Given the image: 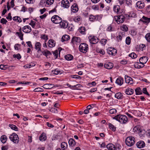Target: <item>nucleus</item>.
<instances>
[{"mask_svg": "<svg viewBox=\"0 0 150 150\" xmlns=\"http://www.w3.org/2000/svg\"><path fill=\"white\" fill-rule=\"evenodd\" d=\"M85 28L83 27H81L78 29L79 32L83 34H85Z\"/></svg>", "mask_w": 150, "mask_h": 150, "instance_id": "c9c22d12", "label": "nucleus"}, {"mask_svg": "<svg viewBox=\"0 0 150 150\" xmlns=\"http://www.w3.org/2000/svg\"><path fill=\"white\" fill-rule=\"evenodd\" d=\"M113 10L115 12L118 14L121 13V9L119 5H115L113 7Z\"/></svg>", "mask_w": 150, "mask_h": 150, "instance_id": "4be33fe9", "label": "nucleus"}, {"mask_svg": "<svg viewBox=\"0 0 150 150\" xmlns=\"http://www.w3.org/2000/svg\"><path fill=\"white\" fill-rule=\"evenodd\" d=\"M90 42L92 44L97 43L98 41V40L96 36H90L88 37Z\"/></svg>", "mask_w": 150, "mask_h": 150, "instance_id": "9d476101", "label": "nucleus"}, {"mask_svg": "<svg viewBox=\"0 0 150 150\" xmlns=\"http://www.w3.org/2000/svg\"><path fill=\"white\" fill-rule=\"evenodd\" d=\"M20 46L21 45L20 44H16L14 47L15 49L16 50H18Z\"/></svg>", "mask_w": 150, "mask_h": 150, "instance_id": "052dcab7", "label": "nucleus"}, {"mask_svg": "<svg viewBox=\"0 0 150 150\" xmlns=\"http://www.w3.org/2000/svg\"><path fill=\"white\" fill-rule=\"evenodd\" d=\"M22 30L25 33H29L31 31V28L29 25H26L22 28Z\"/></svg>", "mask_w": 150, "mask_h": 150, "instance_id": "2eb2a0df", "label": "nucleus"}, {"mask_svg": "<svg viewBox=\"0 0 150 150\" xmlns=\"http://www.w3.org/2000/svg\"><path fill=\"white\" fill-rule=\"evenodd\" d=\"M35 24V22L32 20L31 21L30 23L29 24L31 25L33 28H34Z\"/></svg>", "mask_w": 150, "mask_h": 150, "instance_id": "13d9d810", "label": "nucleus"}, {"mask_svg": "<svg viewBox=\"0 0 150 150\" xmlns=\"http://www.w3.org/2000/svg\"><path fill=\"white\" fill-rule=\"evenodd\" d=\"M136 6L138 8L142 9L145 6V4L143 2L141 1H138L136 3Z\"/></svg>", "mask_w": 150, "mask_h": 150, "instance_id": "f3484780", "label": "nucleus"}, {"mask_svg": "<svg viewBox=\"0 0 150 150\" xmlns=\"http://www.w3.org/2000/svg\"><path fill=\"white\" fill-rule=\"evenodd\" d=\"M54 86L52 84H44L42 86L43 88L47 89H51Z\"/></svg>", "mask_w": 150, "mask_h": 150, "instance_id": "bb28decb", "label": "nucleus"}, {"mask_svg": "<svg viewBox=\"0 0 150 150\" xmlns=\"http://www.w3.org/2000/svg\"><path fill=\"white\" fill-rule=\"evenodd\" d=\"M109 128L111 129L112 131H115L116 130V127H115L113 125H112L111 123L109 124Z\"/></svg>", "mask_w": 150, "mask_h": 150, "instance_id": "79ce46f5", "label": "nucleus"}, {"mask_svg": "<svg viewBox=\"0 0 150 150\" xmlns=\"http://www.w3.org/2000/svg\"><path fill=\"white\" fill-rule=\"evenodd\" d=\"M68 142L69 145L72 146H74L76 145L75 142L73 139H70Z\"/></svg>", "mask_w": 150, "mask_h": 150, "instance_id": "473e14b6", "label": "nucleus"}, {"mask_svg": "<svg viewBox=\"0 0 150 150\" xmlns=\"http://www.w3.org/2000/svg\"><path fill=\"white\" fill-rule=\"evenodd\" d=\"M41 44L40 42H38L35 43V48L37 50L38 52L39 51H41Z\"/></svg>", "mask_w": 150, "mask_h": 150, "instance_id": "aec40b11", "label": "nucleus"}, {"mask_svg": "<svg viewBox=\"0 0 150 150\" xmlns=\"http://www.w3.org/2000/svg\"><path fill=\"white\" fill-rule=\"evenodd\" d=\"M13 57L14 58H16L18 59H20L21 58V56L20 54H14L13 55Z\"/></svg>", "mask_w": 150, "mask_h": 150, "instance_id": "4d7b16f0", "label": "nucleus"}, {"mask_svg": "<svg viewBox=\"0 0 150 150\" xmlns=\"http://www.w3.org/2000/svg\"><path fill=\"white\" fill-rule=\"evenodd\" d=\"M92 8L94 10H97L98 9L97 6L95 5H93L92 7Z\"/></svg>", "mask_w": 150, "mask_h": 150, "instance_id": "774afa93", "label": "nucleus"}, {"mask_svg": "<svg viewBox=\"0 0 150 150\" xmlns=\"http://www.w3.org/2000/svg\"><path fill=\"white\" fill-rule=\"evenodd\" d=\"M16 34L19 37L21 40H23V34L22 33V32H17L16 33Z\"/></svg>", "mask_w": 150, "mask_h": 150, "instance_id": "49530a36", "label": "nucleus"}, {"mask_svg": "<svg viewBox=\"0 0 150 150\" xmlns=\"http://www.w3.org/2000/svg\"><path fill=\"white\" fill-rule=\"evenodd\" d=\"M9 127H10V128L14 130L15 131H17L18 130V128L17 127L13 125L12 124H9Z\"/></svg>", "mask_w": 150, "mask_h": 150, "instance_id": "a19ab883", "label": "nucleus"}, {"mask_svg": "<svg viewBox=\"0 0 150 150\" xmlns=\"http://www.w3.org/2000/svg\"><path fill=\"white\" fill-rule=\"evenodd\" d=\"M117 52L116 50L112 47L109 48L107 50V53L112 56H115Z\"/></svg>", "mask_w": 150, "mask_h": 150, "instance_id": "9b49d317", "label": "nucleus"}, {"mask_svg": "<svg viewBox=\"0 0 150 150\" xmlns=\"http://www.w3.org/2000/svg\"><path fill=\"white\" fill-rule=\"evenodd\" d=\"M121 29L124 32L127 31L128 30V28L126 25H123L121 27Z\"/></svg>", "mask_w": 150, "mask_h": 150, "instance_id": "603ef678", "label": "nucleus"}, {"mask_svg": "<svg viewBox=\"0 0 150 150\" xmlns=\"http://www.w3.org/2000/svg\"><path fill=\"white\" fill-rule=\"evenodd\" d=\"M61 146L62 150H65L67 148L68 145L67 143L64 142L61 143Z\"/></svg>", "mask_w": 150, "mask_h": 150, "instance_id": "2f4dec72", "label": "nucleus"}, {"mask_svg": "<svg viewBox=\"0 0 150 150\" xmlns=\"http://www.w3.org/2000/svg\"><path fill=\"white\" fill-rule=\"evenodd\" d=\"M42 54L43 55L46 56L47 58L48 56L51 54V53L50 52V51L47 50L42 51Z\"/></svg>", "mask_w": 150, "mask_h": 150, "instance_id": "7c9ffc66", "label": "nucleus"}, {"mask_svg": "<svg viewBox=\"0 0 150 150\" xmlns=\"http://www.w3.org/2000/svg\"><path fill=\"white\" fill-rule=\"evenodd\" d=\"M113 119L122 124L125 123L128 120L127 116L124 115H118L114 117Z\"/></svg>", "mask_w": 150, "mask_h": 150, "instance_id": "f257e3e1", "label": "nucleus"}, {"mask_svg": "<svg viewBox=\"0 0 150 150\" xmlns=\"http://www.w3.org/2000/svg\"><path fill=\"white\" fill-rule=\"evenodd\" d=\"M125 81L126 83L129 85H131L133 83L132 79L130 77L126 75L125 76Z\"/></svg>", "mask_w": 150, "mask_h": 150, "instance_id": "4468645a", "label": "nucleus"}, {"mask_svg": "<svg viewBox=\"0 0 150 150\" xmlns=\"http://www.w3.org/2000/svg\"><path fill=\"white\" fill-rule=\"evenodd\" d=\"M26 43L27 44L28 46L30 48L32 47V45L31 44V42L30 41H28L26 42Z\"/></svg>", "mask_w": 150, "mask_h": 150, "instance_id": "69168bd1", "label": "nucleus"}, {"mask_svg": "<svg viewBox=\"0 0 150 150\" xmlns=\"http://www.w3.org/2000/svg\"><path fill=\"white\" fill-rule=\"evenodd\" d=\"M40 37L42 39L44 40L45 42H46L48 39V36L44 34L41 35Z\"/></svg>", "mask_w": 150, "mask_h": 150, "instance_id": "ea45409f", "label": "nucleus"}, {"mask_svg": "<svg viewBox=\"0 0 150 150\" xmlns=\"http://www.w3.org/2000/svg\"><path fill=\"white\" fill-rule=\"evenodd\" d=\"M81 42L80 38L78 37H73L71 40V42L74 45L79 44Z\"/></svg>", "mask_w": 150, "mask_h": 150, "instance_id": "f8f14e48", "label": "nucleus"}, {"mask_svg": "<svg viewBox=\"0 0 150 150\" xmlns=\"http://www.w3.org/2000/svg\"><path fill=\"white\" fill-rule=\"evenodd\" d=\"M140 21L144 23L148 24L150 22V18H148L144 16H143L142 18L140 19Z\"/></svg>", "mask_w": 150, "mask_h": 150, "instance_id": "412c9836", "label": "nucleus"}, {"mask_svg": "<svg viewBox=\"0 0 150 150\" xmlns=\"http://www.w3.org/2000/svg\"><path fill=\"white\" fill-rule=\"evenodd\" d=\"M135 91L136 95H141L142 94V90L139 87L136 88Z\"/></svg>", "mask_w": 150, "mask_h": 150, "instance_id": "4c0bfd02", "label": "nucleus"}, {"mask_svg": "<svg viewBox=\"0 0 150 150\" xmlns=\"http://www.w3.org/2000/svg\"><path fill=\"white\" fill-rule=\"evenodd\" d=\"M129 56L133 59H135L137 57V55L134 52H132L129 54Z\"/></svg>", "mask_w": 150, "mask_h": 150, "instance_id": "37998d69", "label": "nucleus"}, {"mask_svg": "<svg viewBox=\"0 0 150 150\" xmlns=\"http://www.w3.org/2000/svg\"><path fill=\"white\" fill-rule=\"evenodd\" d=\"M32 65L31 64H27L23 66L24 68L25 69H28L31 67Z\"/></svg>", "mask_w": 150, "mask_h": 150, "instance_id": "680f3d73", "label": "nucleus"}, {"mask_svg": "<svg viewBox=\"0 0 150 150\" xmlns=\"http://www.w3.org/2000/svg\"><path fill=\"white\" fill-rule=\"evenodd\" d=\"M69 36L67 35H63L61 41L63 42L64 41H67L69 39Z\"/></svg>", "mask_w": 150, "mask_h": 150, "instance_id": "72a5a7b5", "label": "nucleus"}, {"mask_svg": "<svg viewBox=\"0 0 150 150\" xmlns=\"http://www.w3.org/2000/svg\"><path fill=\"white\" fill-rule=\"evenodd\" d=\"M79 49L80 52L86 53L88 50V45L86 43H82L79 45Z\"/></svg>", "mask_w": 150, "mask_h": 150, "instance_id": "7ed1b4c3", "label": "nucleus"}, {"mask_svg": "<svg viewBox=\"0 0 150 150\" xmlns=\"http://www.w3.org/2000/svg\"><path fill=\"white\" fill-rule=\"evenodd\" d=\"M115 20L118 24L122 23L124 22L125 20V17L122 15H119L114 17Z\"/></svg>", "mask_w": 150, "mask_h": 150, "instance_id": "6e6552de", "label": "nucleus"}, {"mask_svg": "<svg viewBox=\"0 0 150 150\" xmlns=\"http://www.w3.org/2000/svg\"><path fill=\"white\" fill-rule=\"evenodd\" d=\"M65 59L67 60H71L73 58V56L71 54H68L65 56Z\"/></svg>", "mask_w": 150, "mask_h": 150, "instance_id": "58836bf2", "label": "nucleus"}, {"mask_svg": "<svg viewBox=\"0 0 150 150\" xmlns=\"http://www.w3.org/2000/svg\"><path fill=\"white\" fill-rule=\"evenodd\" d=\"M145 38L148 42H150V33H147L145 36Z\"/></svg>", "mask_w": 150, "mask_h": 150, "instance_id": "09e8293b", "label": "nucleus"}, {"mask_svg": "<svg viewBox=\"0 0 150 150\" xmlns=\"http://www.w3.org/2000/svg\"><path fill=\"white\" fill-rule=\"evenodd\" d=\"M61 71L58 69H56L52 71V74H54L56 75H57L61 73Z\"/></svg>", "mask_w": 150, "mask_h": 150, "instance_id": "e433bc0d", "label": "nucleus"}, {"mask_svg": "<svg viewBox=\"0 0 150 150\" xmlns=\"http://www.w3.org/2000/svg\"><path fill=\"white\" fill-rule=\"evenodd\" d=\"M131 42V38L130 37H127L126 39V44L128 45H129Z\"/></svg>", "mask_w": 150, "mask_h": 150, "instance_id": "de8ad7c7", "label": "nucleus"}, {"mask_svg": "<svg viewBox=\"0 0 150 150\" xmlns=\"http://www.w3.org/2000/svg\"><path fill=\"white\" fill-rule=\"evenodd\" d=\"M51 21L55 24L59 23L62 21V19L57 15H55L51 18Z\"/></svg>", "mask_w": 150, "mask_h": 150, "instance_id": "423d86ee", "label": "nucleus"}, {"mask_svg": "<svg viewBox=\"0 0 150 150\" xmlns=\"http://www.w3.org/2000/svg\"><path fill=\"white\" fill-rule=\"evenodd\" d=\"M58 50H56L54 52H53V55L55 57V58L56 59L57 58L58 56Z\"/></svg>", "mask_w": 150, "mask_h": 150, "instance_id": "864d4df0", "label": "nucleus"}, {"mask_svg": "<svg viewBox=\"0 0 150 150\" xmlns=\"http://www.w3.org/2000/svg\"><path fill=\"white\" fill-rule=\"evenodd\" d=\"M60 25L61 28H67L68 24V23L65 21H61L60 23Z\"/></svg>", "mask_w": 150, "mask_h": 150, "instance_id": "393cba45", "label": "nucleus"}, {"mask_svg": "<svg viewBox=\"0 0 150 150\" xmlns=\"http://www.w3.org/2000/svg\"><path fill=\"white\" fill-rule=\"evenodd\" d=\"M142 91H143V92L146 95H149L148 92H147V91L146 89V88H144L143 89Z\"/></svg>", "mask_w": 150, "mask_h": 150, "instance_id": "e2e57ef3", "label": "nucleus"}, {"mask_svg": "<svg viewBox=\"0 0 150 150\" xmlns=\"http://www.w3.org/2000/svg\"><path fill=\"white\" fill-rule=\"evenodd\" d=\"M102 16L101 15L93 16L91 15L89 16V19L90 21L94 22L97 21H100L101 20Z\"/></svg>", "mask_w": 150, "mask_h": 150, "instance_id": "20e7f679", "label": "nucleus"}, {"mask_svg": "<svg viewBox=\"0 0 150 150\" xmlns=\"http://www.w3.org/2000/svg\"><path fill=\"white\" fill-rule=\"evenodd\" d=\"M123 79L121 77L118 78L116 79L115 83L120 86L122 85L123 83Z\"/></svg>", "mask_w": 150, "mask_h": 150, "instance_id": "5701e85b", "label": "nucleus"}, {"mask_svg": "<svg viewBox=\"0 0 150 150\" xmlns=\"http://www.w3.org/2000/svg\"><path fill=\"white\" fill-rule=\"evenodd\" d=\"M125 92L127 94L130 95L133 93L134 92V91L133 89L132 88H128L126 89Z\"/></svg>", "mask_w": 150, "mask_h": 150, "instance_id": "a878e982", "label": "nucleus"}, {"mask_svg": "<svg viewBox=\"0 0 150 150\" xmlns=\"http://www.w3.org/2000/svg\"><path fill=\"white\" fill-rule=\"evenodd\" d=\"M7 22V21L4 18H2L0 21V22L3 24H6Z\"/></svg>", "mask_w": 150, "mask_h": 150, "instance_id": "6e6d98bb", "label": "nucleus"}, {"mask_svg": "<svg viewBox=\"0 0 150 150\" xmlns=\"http://www.w3.org/2000/svg\"><path fill=\"white\" fill-rule=\"evenodd\" d=\"M146 10L147 13H150V5H149L146 7Z\"/></svg>", "mask_w": 150, "mask_h": 150, "instance_id": "0e129e2a", "label": "nucleus"}, {"mask_svg": "<svg viewBox=\"0 0 150 150\" xmlns=\"http://www.w3.org/2000/svg\"><path fill=\"white\" fill-rule=\"evenodd\" d=\"M107 30L109 31H112L114 30V29L112 25H110L108 27Z\"/></svg>", "mask_w": 150, "mask_h": 150, "instance_id": "c03bdc74", "label": "nucleus"}, {"mask_svg": "<svg viewBox=\"0 0 150 150\" xmlns=\"http://www.w3.org/2000/svg\"><path fill=\"white\" fill-rule=\"evenodd\" d=\"M47 139L46 134L44 133H42L39 137V139L41 141H44Z\"/></svg>", "mask_w": 150, "mask_h": 150, "instance_id": "c85d7f7f", "label": "nucleus"}, {"mask_svg": "<svg viewBox=\"0 0 150 150\" xmlns=\"http://www.w3.org/2000/svg\"><path fill=\"white\" fill-rule=\"evenodd\" d=\"M115 97L118 99H122L123 98V96L122 93L118 92L115 95Z\"/></svg>", "mask_w": 150, "mask_h": 150, "instance_id": "cd10ccee", "label": "nucleus"}, {"mask_svg": "<svg viewBox=\"0 0 150 150\" xmlns=\"http://www.w3.org/2000/svg\"><path fill=\"white\" fill-rule=\"evenodd\" d=\"M148 60V58L144 56L141 57L139 59V61L140 63V64L141 65H139V67L138 68H140L144 67V64L146 63Z\"/></svg>", "mask_w": 150, "mask_h": 150, "instance_id": "0eeeda50", "label": "nucleus"}, {"mask_svg": "<svg viewBox=\"0 0 150 150\" xmlns=\"http://www.w3.org/2000/svg\"><path fill=\"white\" fill-rule=\"evenodd\" d=\"M7 139V138L6 136L4 135L2 136L0 138L1 141L3 143H5Z\"/></svg>", "mask_w": 150, "mask_h": 150, "instance_id": "f704fd0d", "label": "nucleus"}, {"mask_svg": "<svg viewBox=\"0 0 150 150\" xmlns=\"http://www.w3.org/2000/svg\"><path fill=\"white\" fill-rule=\"evenodd\" d=\"M117 111L115 108L112 109L110 110L109 112L111 114L115 113L117 112Z\"/></svg>", "mask_w": 150, "mask_h": 150, "instance_id": "3c124183", "label": "nucleus"}, {"mask_svg": "<svg viewBox=\"0 0 150 150\" xmlns=\"http://www.w3.org/2000/svg\"><path fill=\"white\" fill-rule=\"evenodd\" d=\"M81 19V17L79 16H77L75 17L74 19V21L76 22H78L80 21Z\"/></svg>", "mask_w": 150, "mask_h": 150, "instance_id": "a18cd8bd", "label": "nucleus"}, {"mask_svg": "<svg viewBox=\"0 0 150 150\" xmlns=\"http://www.w3.org/2000/svg\"><path fill=\"white\" fill-rule=\"evenodd\" d=\"M55 42L54 40L50 39L49 40L47 45L50 47L52 48L55 46Z\"/></svg>", "mask_w": 150, "mask_h": 150, "instance_id": "6ab92c4d", "label": "nucleus"}, {"mask_svg": "<svg viewBox=\"0 0 150 150\" xmlns=\"http://www.w3.org/2000/svg\"><path fill=\"white\" fill-rule=\"evenodd\" d=\"M50 110V112L54 113H57V109L54 108H51Z\"/></svg>", "mask_w": 150, "mask_h": 150, "instance_id": "8fccbe9b", "label": "nucleus"}, {"mask_svg": "<svg viewBox=\"0 0 150 150\" xmlns=\"http://www.w3.org/2000/svg\"><path fill=\"white\" fill-rule=\"evenodd\" d=\"M61 6L64 8H68L70 6L69 3L67 0H63L62 1Z\"/></svg>", "mask_w": 150, "mask_h": 150, "instance_id": "ddd939ff", "label": "nucleus"}, {"mask_svg": "<svg viewBox=\"0 0 150 150\" xmlns=\"http://www.w3.org/2000/svg\"><path fill=\"white\" fill-rule=\"evenodd\" d=\"M117 40L118 41H120L121 40L122 38L121 36V35H120L119 34L118 36H117Z\"/></svg>", "mask_w": 150, "mask_h": 150, "instance_id": "338daca9", "label": "nucleus"}, {"mask_svg": "<svg viewBox=\"0 0 150 150\" xmlns=\"http://www.w3.org/2000/svg\"><path fill=\"white\" fill-rule=\"evenodd\" d=\"M79 8L78 5L76 4H74L71 7V12L75 13L78 11Z\"/></svg>", "mask_w": 150, "mask_h": 150, "instance_id": "dca6fc26", "label": "nucleus"}, {"mask_svg": "<svg viewBox=\"0 0 150 150\" xmlns=\"http://www.w3.org/2000/svg\"><path fill=\"white\" fill-rule=\"evenodd\" d=\"M43 89L40 88H35L34 90V92H42Z\"/></svg>", "mask_w": 150, "mask_h": 150, "instance_id": "5fc2aeb1", "label": "nucleus"}, {"mask_svg": "<svg viewBox=\"0 0 150 150\" xmlns=\"http://www.w3.org/2000/svg\"><path fill=\"white\" fill-rule=\"evenodd\" d=\"M107 147L108 150H115V146L112 144H108L107 146Z\"/></svg>", "mask_w": 150, "mask_h": 150, "instance_id": "c756f323", "label": "nucleus"}, {"mask_svg": "<svg viewBox=\"0 0 150 150\" xmlns=\"http://www.w3.org/2000/svg\"><path fill=\"white\" fill-rule=\"evenodd\" d=\"M136 145L138 148H142L145 146V144L143 141H140L137 143Z\"/></svg>", "mask_w": 150, "mask_h": 150, "instance_id": "a211bd4d", "label": "nucleus"}, {"mask_svg": "<svg viewBox=\"0 0 150 150\" xmlns=\"http://www.w3.org/2000/svg\"><path fill=\"white\" fill-rule=\"evenodd\" d=\"M133 131L134 132L138 133L139 134L143 136L144 135V133H142V131L141 130L140 126L137 125L133 129Z\"/></svg>", "mask_w": 150, "mask_h": 150, "instance_id": "1a4fd4ad", "label": "nucleus"}, {"mask_svg": "<svg viewBox=\"0 0 150 150\" xmlns=\"http://www.w3.org/2000/svg\"><path fill=\"white\" fill-rule=\"evenodd\" d=\"M126 4L128 6H131L132 4L131 0H126Z\"/></svg>", "mask_w": 150, "mask_h": 150, "instance_id": "bf43d9fd", "label": "nucleus"}, {"mask_svg": "<svg viewBox=\"0 0 150 150\" xmlns=\"http://www.w3.org/2000/svg\"><path fill=\"white\" fill-rule=\"evenodd\" d=\"M9 139L14 143H17L19 142V139L18 135L14 133H12L9 137Z\"/></svg>", "mask_w": 150, "mask_h": 150, "instance_id": "39448f33", "label": "nucleus"}, {"mask_svg": "<svg viewBox=\"0 0 150 150\" xmlns=\"http://www.w3.org/2000/svg\"><path fill=\"white\" fill-rule=\"evenodd\" d=\"M113 66V64L111 62H108L105 63L104 65V67L108 69H112Z\"/></svg>", "mask_w": 150, "mask_h": 150, "instance_id": "b1692460", "label": "nucleus"}, {"mask_svg": "<svg viewBox=\"0 0 150 150\" xmlns=\"http://www.w3.org/2000/svg\"><path fill=\"white\" fill-rule=\"evenodd\" d=\"M135 142V138L132 137H127L125 140L126 144L129 146H131L133 145Z\"/></svg>", "mask_w": 150, "mask_h": 150, "instance_id": "f03ea898", "label": "nucleus"}]
</instances>
